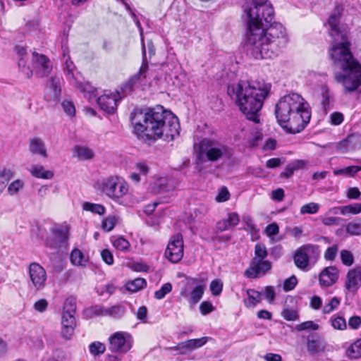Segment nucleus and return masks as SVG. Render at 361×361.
<instances>
[{"label":"nucleus","mask_w":361,"mask_h":361,"mask_svg":"<svg viewBox=\"0 0 361 361\" xmlns=\"http://www.w3.org/2000/svg\"><path fill=\"white\" fill-rule=\"evenodd\" d=\"M246 14V42L256 59H271L288 42L285 27L279 23L267 27L274 17V8L268 0H246L243 6Z\"/></svg>","instance_id":"nucleus-1"},{"label":"nucleus","mask_w":361,"mask_h":361,"mask_svg":"<svg viewBox=\"0 0 361 361\" xmlns=\"http://www.w3.org/2000/svg\"><path fill=\"white\" fill-rule=\"evenodd\" d=\"M134 132L140 139L173 140L179 135L178 118L162 106L153 109H135L130 115Z\"/></svg>","instance_id":"nucleus-2"},{"label":"nucleus","mask_w":361,"mask_h":361,"mask_svg":"<svg viewBox=\"0 0 361 361\" xmlns=\"http://www.w3.org/2000/svg\"><path fill=\"white\" fill-rule=\"evenodd\" d=\"M270 91V85L259 81L240 80L228 87V94L247 119L259 123V112Z\"/></svg>","instance_id":"nucleus-3"},{"label":"nucleus","mask_w":361,"mask_h":361,"mask_svg":"<svg viewBox=\"0 0 361 361\" xmlns=\"http://www.w3.org/2000/svg\"><path fill=\"white\" fill-rule=\"evenodd\" d=\"M275 114L279 124L292 134L303 130L311 118L309 104L296 93L281 97L276 104Z\"/></svg>","instance_id":"nucleus-4"},{"label":"nucleus","mask_w":361,"mask_h":361,"mask_svg":"<svg viewBox=\"0 0 361 361\" xmlns=\"http://www.w3.org/2000/svg\"><path fill=\"white\" fill-rule=\"evenodd\" d=\"M340 17V12L336 11L330 16L327 24L329 27V35L334 38L329 49V54L334 65L341 68L356 59L350 50V43L348 39L347 32L341 30L339 26Z\"/></svg>","instance_id":"nucleus-5"},{"label":"nucleus","mask_w":361,"mask_h":361,"mask_svg":"<svg viewBox=\"0 0 361 361\" xmlns=\"http://www.w3.org/2000/svg\"><path fill=\"white\" fill-rule=\"evenodd\" d=\"M340 69L341 71L334 74L335 81L341 84L346 92L357 90L361 85V64L355 60Z\"/></svg>","instance_id":"nucleus-6"},{"label":"nucleus","mask_w":361,"mask_h":361,"mask_svg":"<svg viewBox=\"0 0 361 361\" xmlns=\"http://www.w3.org/2000/svg\"><path fill=\"white\" fill-rule=\"evenodd\" d=\"M102 192L111 200L118 202L128 192V184L121 177L109 176L99 184Z\"/></svg>","instance_id":"nucleus-7"},{"label":"nucleus","mask_w":361,"mask_h":361,"mask_svg":"<svg viewBox=\"0 0 361 361\" xmlns=\"http://www.w3.org/2000/svg\"><path fill=\"white\" fill-rule=\"evenodd\" d=\"M201 152L205 155L207 160L217 161L224 157H230L233 152L228 146L216 140L204 139L200 142Z\"/></svg>","instance_id":"nucleus-8"},{"label":"nucleus","mask_w":361,"mask_h":361,"mask_svg":"<svg viewBox=\"0 0 361 361\" xmlns=\"http://www.w3.org/2000/svg\"><path fill=\"white\" fill-rule=\"evenodd\" d=\"M319 255L318 245L306 244L298 248L293 255L295 265L302 271L310 269V261L316 259Z\"/></svg>","instance_id":"nucleus-9"},{"label":"nucleus","mask_w":361,"mask_h":361,"mask_svg":"<svg viewBox=\"0 0 361 361\" xmlns=\"http://www.w3.org/2000/svg\"><path fill=\"white\" fill-rule=\"evenodd\" d=\"M109 349L113 353L125 354L133 347V339L126 331H117L109 338Z\"/></svg>","instance_id":"nucleus-10"},{"label":"nucleus","mask_w":361,"mask_h":361,"mask_svg":"<svg viewBox=\"0 0 361 361\" xmlns=\"http://www.w3.org/2000/svg\"><path fill=\"white\" fill-rule=\"evenodd\" d=\"M165 256L173 263H177L183 258V240L181 234L177 233L171 237L167 245Z\"/></svg>","instance_id":"nucleus-11"},{"label":"nucleus","mask_w":361,"mask_h":361,"mask_svg":"<svg viewBox=\"0 0 361 361\" xmlns=\"http://www.w3.org/2000/svg\"><path fill=\"white\" fill-rule=\"evenodd\" d=\"M29 277L32 287L36 290L44 289L47 279L45 269L37 263H31L29 266Z\"/></svg>","instance_id":"nucleus-12"},{"label":"nucleus","mask_w":361,"mask_h":361,"mask_svg":"<svg viewBox=\"0 0 361 361\" xmlns=\"http://www.w3.org/2000/svg\"><path fill=\"white\" fill-rule=\"evenodd\" d=\"M271 268V264L269 261L252 258L249 267L245 271V276L250 279H257L265 275Z\"/></svg>","instance_id":"nucleus-13"},{"label":"nucleus","mask_w":361,"mask_h":361,"mask_svg":"<svg viewBox=\"0 0 361 361\" xmlns=\"http://www.w3.org/2000/svg\"><path fill=\"white\" fill-rule=\"evenodd\" d=\"M361 286V267H355L348 270L344 287L348 293H355Z\"/></svg>","instance_id":"nucleus-14"},{"label":"nucleus","mask_w":361,"mask_h":361,"mask_svg":"<svg viewBox=\"0 0 361 361\" xmlns=\"http://www.w3.org/2000/svg\"><path fill=\"white\" fill-rule=\"evenodd\" d=\"M32 63L37 74L41 77H47L52 70L51 61L44 54L32 53Z\"/></svg>","instance_id":"nucleus-15"},{"label":"nucleus","mask_w":361,"mask_h":361,"mask_svg":"<svg viewBox=\"0 0 361 361\" xmlns=\"http://www.w3.org/2000/svg\"><path fill=\"white\" fill-rule=\"evenodd\" d=\"M61 78L52 76L47 83L44 99L47 102H57L61 96Z\"/></svg>","instance_id":"nucleus-16"},{"label":"nucleus","mask_w":361,"mask_h":361,"mask_svg":"<svg viewBox=\"0 0 361 361\" xmlns=\"http://www.w3.org/2000/svg\"><path fill=\"white\" fill-rule=\"evenodd\" d=\"M76 311L75 300L73 298L66 300L61 317V325L76 326L75 313Z\"/></svg>","instance_id":"nucleus-17"},{"label":"nucleus","mask_w":361,"mask_h":361,"mask_svg":"<svg viewBox=\"0 0 361 361\" xmlns=\"http://www.w3.org/2000/svg\"><path fill=\"white\" fill-rule=\"evenodd\" d=\"M327 344L324 339L317 334H310L307 338V350L311 355L325 352Z\"/></svg>","instance_id":"nucleus-18"},{"label":"nucleus","mask_w":361,"mask_h":361,"mask_svg":"<svg viewBox=\"0 0 361 361\" xmlns=\"http://www.w3.org/2000/svg\"><path fill=\"white\" fill-rule=\"evenodd\" d=\"M118 94H104L97 99V104L104 111L111 114L117 109Z\"/></svg>","instance_id":"nucleus-19"},{"label":"nucleus","mask_w":361,"mask_h":361,"mask_svg":"<svg viewBox=\"0 0 361 361\" xmlns=\"http://www.w3.org/2000/svg\"><path fill=\"white\" fill-rule=\"evenodd\" d=\"M338 279V270L335 267H328L324 269L319 274V281L322 286H331Z\"/></svg>","instance_id":"nucleus-20"},{"label":"nucleus","mask_w":361,"mask_h":361,"mask_svg":"<svg viewBox=\"0 0 361 361\" xmlns=\"http://www.w3.org/2000/svg\"><path fill=\"white\" fill-rule=\"evenodd\" d=\"M148 70V61L146 57V51L145 47L142 44V63L140 68L139 71L133 75L127 82L126 83V89H128L129 91L131 90L132 87L140 81L142 78H146V73Z\"/></svg>","instance_id":"nucleus-21"},{"label":"nucleus","mask_w":361,"mask_h":361,"mask_svg":"<svg viewBox=\"0 0 361 361\" xmlns=\"http://www.w3.org/2000/svg\"><path fill=\"white\" fill-rule=\"evenodd\" d=\"M30 151L34 154H39L44 158L47 157V148L44 142L40 138L35 137L30 141Z\"/></svg>","instance_id":"nucleus-22"},{"label":"nucleus","mask_w":361,"mask_h":361,"mask_svg":"<svg viewBox=\"0 0 361 361\" xmlns=\"http://www.w3.org/2000/svg\"><path fill=\"white\" fill-rule=\"evenodd\" d=\"M29 171L32 176L37 178L51 179L54 177L53 171L46 170L42 165H32Z\"/></svg>","instance_id":"nucleus-23"},{"label":"nucleus","mask_w":361,"mask_h":361,"mask_svg":"<svg viewBox=\"0 0 361 361\" xmlns=\"http://www.w3.org/2000/svg\"><path fill=\"white\" fill-rule=\"evenodd\" d=\"M69 226L68 225H61L52 230L53 235L58 243H63L67 241L69 233Z\"/></svg>","instance_id":"nucleus-24"},{"label":"nucleus","mask_w":361,"mask_h":361,"mask_svg":"<svg viewBox=\"0 0 361 361\" xmlns=\"http://www.w3.org/2000/svg\"><path fill=\"white\" fill-rule=\"evenodd\" d=\"M247 298L244 300V303L247 307H253L257 303L260 302L262 293L254 289L247 290Z\"/></svg>","instance_id":"nucleus-25"},{"label":"nucleus","mask_w":361,"mask_h":361,"mask_svg":"<svg viewBox=\"0 0 361 361\" xmlns=\"http://www.w3.org/2000/svg\"><path fill=\"white\" fill-rule=\"evenodd\" d=\"M73 152L75 155L80 160L91 159L94 155L93 151L90 148L85 146H75L73 148Z\"/></svg>","instance_id":"nucleus-26"},{"label":"nucleus","mask_w":361,"mask_h":361,"mask_svg":"<svg viewBox=\"0 0 361 361\" xmlns=\"http://www.w3.org/2000/svg\"><path fill=\"white\" fill-rule=\"evenodd\" d=\"M15 49L17 54L20 57L18 62L19 68L23 72L25 73L27 78H30L32 75V71L30 69L29 67H26L25 63L23 61V56L26 54L25 49L22 47H16Z\"/></svg>","instance_id":"nucleus-27"},{"label":"nucleus","mask_w":361,"mask_h":361,"mask_svg":"<svg viewBox=\"0 0 361 361\" xmlns=\"http://www.w3.org/2000/svg\"><path fill=\"white\" fill-rule=\"evenodd\" d=\"M71 262L75 266H85L87 262L84 254L79 249H74L71 253Z\"/></svg>","instance_id":"nucleus-28"},{"label":"nucleus","mask_w":361,"mask_h":361,"mask_svg":"<svg viewBox=\"0 0 361 361\" xmlns=\"http://www.w3.org/2000/svg\"><path fill=\"white\" fill-rule=\"evenodd\" d=\"M347 355L353 359L361 357V338L352 343L346 350Z\"/></svg>","instance_id":"nucleus-29"},{"label":"nucleus","mask_w":361,"mask_h":361,"mask_svg":"<svg viewBox=\"0 0 361 361\" xmlns=\"http://www.w3.org/2000/svg\"><path fill=\"white\" fill-rule=\"evenodd\" d=\"M334 209L339 210L343 215L358 214L361 213V203H354L346 206L336 207Z\"/></svg>","instance_id":"nucleus-30"},{"label":"nucleus","mask_w":361,"mask_h":361,"mask_svg":"<svg viewBox=\"0 0 361 361\" xmlns=\"http://www.w3.org/2000/svg\"><path fill=\"white\" fill-rule=\"evenodd\" d=\"M82 209L85 211L90 212L99 215H103L105 213V207L100 204H95L89 202H85L82 204Z\"/></svg>","instance_id":"nucleus-31"},{"label":"nucleus","mask_w":361,"mask_h":361,"mask_svg":"<svg viewBox=\"0 0 361 361\" xmlns=\"http://www.w3.org/2000/svg\"><path fill=\"white\" fill-rule=\"evenodd\" d=\"M204 289L205 285L196 286L190 294V302L192 305L197 303L202 298Z\"/></svg>","instance_id":"nucleus-32"},{"label":"nucleus","mask_w":361,"mask_h":361,"mask_svg":"<svg viewBox=\"0 0 361 361\" xmlns=\"http://www.w3.org/2000/svg\"><path fill=\"white\" fill-rule=\"evenodd\" d=\"M345 231L350 235H361V219L348 223L345 225Z\"/></svg>","instance_id":"nucleus-33"},{"label":"nucleus","mask_w":361,"mask_h":361,"mask_svg":"<svg viewBox=\"0 0 361 361\" xmlns=\"http://www.w3.org/2000/svg\"><path fill=\"white\" fill-rule=\"evenodd\" d=\"M146 285L147 283L144 279L138 278L127 283L126 287L128 291L134 293L143 288Z\"/></svg>","instance_id":"nucleus-34"},{"label":"nucleus","mask_w":361,"mask_h":361,"mask_svg":"<svg viewBox=\"0 0 361 361\" xmlns=\"http://www.w3.org/2000/svg\"><path fill=\"white\" fill-rule=\"evenodd\" d=\"M360 171H361V166H348V167H345L343 169H334V174L335 176L344 175V176H353Z\"/></svg>","instance_id":"nucleus-35"},{"label":"nucleus","mask_w":361,"mask_h":361,"mask_svg":"<svg viewBox=\"0 0 361 361\" xmlns=\"http://www.w3.org/2000/svg\"><path fill=\"white\" fill-rule=\"evenodd\" d=\"M25 183L23 180L17 179L11 183L7 189L8 194L11 196L16 195L24 188Z\"/></svg>","instance_id":"nucleus-36"},{"label":"nucleus","mask_w":361,"mask_h":361,"mask_svg":"<svg viewBox=\"0 0 361 361\" xmlns=\"http://www.w3.org/2000/svg\"><path fill=\"white\" fill-rule=\"evenodd\" d=\"M118 219V218L115 215L108 216L102 221V229L107 232L111 231L114 228Z\"/></svg>","instance_id":"nucleus-37"},{"label":"nucleus","mask_w":361,"mask_h":361,"mask_svg":"<svg viewBox=\"0 0 361 361\" xmlns=\"http://www.w3.org/2000/svg\"><path fill=\"white\" fill-rule=\"evenodd\" d=\"M126 310L123 305H116L111 307H108V310L106 312L108 313V316L114 318H120L124 314Z\"/></svg>","instance_id":"nucleus-38"},{"label":"nucleus","mask_w":361,"mask_h":361,"mask_svg":"<svg viewBox=\"0 0 361 361\" xmlns=\"http://www.w3.org/2000/svg\"><path fill=\"white\" fill-rule=\"evenodd\" d=\"M347 142L350 145L351 150L357 149L361 147V135L353 134L347 137Z\"/></svg>","instance_id":"nucleus-39"},{"label":"nucleus","mask_w":361,"mask_h":361,"mask_svg":"<svg viewBox=\"0 0 361 361\" xmlns=\"http://www.w3.org/2000/svg\"><path fill=\"white\" fill-rule=\"evenodd\" d=\"M319 209V205L315 202H310L308 204H304L300 208V214H314L318 212Z\"/></svg>","instance_id":"nucleus-40"},{"label":"nucleus","mask_w":361,"mask_h":361,"mask_svg":"<svg viewBox=\"0 0 361 361\" xmlns=\"http://www.w3.org/2000/svg\"><path fill=\"white\" fill-rule=\"evenodd\" d=\"M207 338L206 337L197 339H190L186 341V345H188L189 350L192 351L204 345L207 343Z\"/></svg>","instance_id":"nucleus-41"},{"label":"nucleus","mask_w":361,"mask_h":361,"mask_svg":"<svg viewBox=\"0 0 361 361\" xmlns=\"http://www.w3.org/2000/svg\"><path fill=\"white\" fill-rule=\"evenodd\" d=\"M342 263L348 267L351 266L354 262L353 255L347 250H343L340 252Z\"/></svg>","instance_id":"nucleus-42"},{"label":"nucleus","mask_w":361,"mask_h":361,"mask_svg":"<svg viewBox=\"0 0 361 361\" xmlns=\"http://www.w3.org/2000/svg\"><path fill=\"white\" fill-rule=\"evenodd\" d=\"M267 256V251L264 245L257 243L255 247V257L257 259L265 260Z\"/></svg>","instance_id":"nucleus-43"},{"label":"nucleus","mask_w":361,"mask_h":361,"mask_svg":"<svg viewBox=\"0 0 361 361\" xmlns=\"http://www.w3.org/2000/svg\"><path fill=\"white\" fill-rule=\"evenodd\" d=\"M172 290V285L170 283H164L159 290L154 293L155 298L158 300L163 299L165 295Z\"/></svg>","instance_id":"nucleus-44"},{"label":"nucleus","mask_w":361,"mask_h":361,"mask_svg":"<svg viewBox=\"0 0 361 361\" xmlns=\"http://www.w3.org/2000/svg\"><path fill=\"white\" fill-rule=\"evenodd\" d=\"M319 325L314 323L312 321H307L295 326V329L298 331H302L305 330H317Z\"/></svg>","instance_id":"nucleus-45"},{"label":"nucleus","mask_w":361,"mask_h":361,"mask_svg":"<svg viewBox=\"0 0 361 361\" xmlns=\"http://www.w3.org/2000/svg\"><path fill=\"white\" fill-rule=\"evenodd\" d=\"M90 352L94 355H98L104 353L106 347L100 342H93L90 345Z\"/></svg>","instance_id":"nucleus-46"},{"label":"nucleus","mask_w":361,"mask_h":361,"mask_svg":"<svg viewBox=\"0 0 361 361\" xmlns=\"http://www.w3.org/2000/svg\"><path fill=\"white\" fill-rule=\"evenodd\" d=\"M332 326L338 330H343L346 328V322L342 317H333L331 319Z\"/></svg>","instance_id":"nucleus-47"},{"label":"nucleus","mask_w":361,"mask_h":361,"mask_svg":"<svg viewBox=\"0 0 361 361\" xmlns=\"http://www.w3.org/2000/svg\"><path fill=\"white\" fill-rule=\"evenodd\" d=\"M113 245L117 250L121 251H127L130 247L129 242L122 237L116 238L114 241Z\"/></svg>","instance_id":"nucleus-48"},{"label":"nucleus","mask_w":361,"mask_h":361,"mask_svg":"<svg viewBox=\"0 0 361 361\" xmlns=\"http://www.w3.org/2000/svg\"><path fill=\"white\" fill-rule=\"evenodd\" d=\"M61 106H62V109H63L64 113L67 116H71V117H73L75 116V106L72 102L68 101V100H64L61 103Z\"/></svg>","instance_id":"nucleus-49"},{"label":"nucleus","mask_w":361,"mask_h":361,"mask_svg":"<svg viewBox=\"0 0 361 361\" xmlns=\"http://www.w3.org/2000/svg\"><path fill=\"white\" fill-rule=\"evenodd\" d=\"M338 250V246L336 244H334L332 246L329 247L324 252V259L329 261H334L336 257Z\"/></svg>","instance_id":"nucleus-50"},{"label":"nucleus","mask_w":361,"mask_h":361,"mask_svg":"<svg viewBox=\"0 0 361 361\" xmlns=\"http://www.w3.org/2000/svg\"><path fill=\"white\" fill-rule=\"evenodd\" d=\"M281 315L287 321H295L298 318L297 312L288 307H285L283 310Z\"/></svg>","instance_id":"nucleus-51"},{"label":"nucleus","mask_w":361,"mask_h":361,"mask_svg":"<svg viewBox=\"0 0 361 361\" xmlns=\"http://www.w3.org/2000/svg\"><path fill=\"white\" fill-rule=\"evenodd\" d=\"M339 304H340V300L336 297H334L329 301V303L326 304L324 306L323 312L324 314L330 313L334 310H335L338 306Z\"/></svg>","instance_id":"nucleus-52"},{"label":"nucleus","mask_w":361,"mask_h":361,"mask_svg":"<svg viewBox=\"0 0 361 361\" xmlns=\"http://www.w3.org/2000/svg\"><path fill=\"white\" fill-rule=\"evenodd\" d=\"M304 164H305L304 161H298V166H290V165L287 166L285 171L283 173H281V176L285 177L287 178H290L293 174L294 171L296 169H298L300 167H302Z\"/></svg>","instance_id":"nucleus-53"},{"label":"nucleus","mask_w":361,"mask_h":361,"mask_svg":"<svg viewBox=\"0 0 361 361\" xmlns=\"http://www.w3.org/2000/svg\"><path fill=\"white\" fill-rule=\"evenodd\" d=\"M13 176L14 173L11 169L4 168L0 172V180L7 185Z\"/></svg>","instance_id":"nucleus-54"},{"label":"nucleus","mask_w":361,"mask_h":361,"mask_svg":"<svg viewBox=\"0 0 361 361\" xmlns=\"http://www.w3.org/2000/svg\"><path fill=\"white\" fill-rule=\"evenodd\" d=\"M298 283V279L295 275H292L286 279L283 283V289L286 291L292 290Z\"/></svg>","instance_id":"nucleus-55"},{"label":"nucleus","mask_w":361,"mask_h":361,"mask_svg":"<svg viewBox=\"0 0 361 361\" xmlns=\"http://www.w3.org/2000/svg\"><path fill=\"white\" fill-rule=\"evenodd\" d=\"M262 295L263 294L265 297V298L269 302H272L276 296V293L274 288L271 286H266L264 289V290L261 293Z\"/></svg>","instance_id":"nucleus-56"},{"label":"nucleus","mask_w":361,"mask_h":361,"mask_svg":"<svg viewBox=\"0 0 361 361\" xmlns=\"http://www.w3.org/2000/svg\"><path fill=\"white\" fill-rule=\"evenodd\" d=\"M223 288V284L220 280H214L210 283V290L214 295H219Z\"/></svg>","instance_id":"nucleus-57"},{"label":"nucleus","mask_w":361,"mask_h":361,"mask_svg":"<svg viewBox=\"0 0 361 361\" xmlns=\"http://www.w3.org/2000/svg\"><path fill=\"white\" fill-rule=\"evenodd\" d=\"M321 94L322 97V103L324 107L329 104V100L331 98L330 91L327 86L324 85L321 88Z\"/></svg>","instance_id":"nucleus-58"},{"label":"nucleus","mask_w":361,"mask_h":361,"mask_svg":"<svg viewBox=\"0 0 361 361\" xmlns=\"http://www.w3.org/2000/svg\"><path fill=\"white\" fill-rule=\"evenodd\" d=\"M343 221V219L338 217L329 216L322 219V222L325 226H338Z\"/></svg>","instance_id":"nucleus-59"},{"label":"nucleus","mask_w":361,"mask_h":361,"mask_svg":"<svg viewBox=\"0 0 361 361\" xmlns=\"http://www.w3.org/2000/svg\"><path fill=\"white\" fill-rule=\"evenodd\" d=\"M75 326H69V325H62V329H61V336L63 338L69 340L71 338Z\"/></svg>","instance_id":"nucleus-60"},{"label":"nucleus","mask_w":361,"mask_h":361,"mask_svg":"<svg viewBox=\"0 0 361 361\" xmlns=\"http://www.w3.org/2000/svg\"><path fill=\"white\" fill-rule=\"evenodd\" d=\"M230 197V194L226 188H222L218 195L216 197V200L219 202L227 201Z\"/></svg>","instance_id":"nucleus-61"},{"label":"nucleus","mask_w":361,"mask_h":361,"mask_svg":"<svg viewBox=\"0 0 361 361\" xmlns=\"http://www.w3.org/2000/svg\"><path fill=\"white\" fill-rule=\"evenodd\" d=\"M103 261L109 265L114 264V257L112 253L107 249L103 250L101 252Z\"/></svg>","instance_id":"nucleus-62"},{"label":"nucleus","mask_w":361,"mask_h":361,"mask_svg":"<svg viewBox=\"0 0 361 361\" xmlns=\"http://www.w3.org/2000/svg\"><path fill=\"white\" fill-rule=\"evenodd\" d=\"M136 171L140 176H146L149 171V166L142 162L137 163L135 166Z\"/></svg>","instance_id":"nucleus-63"},{"label":"nucleus","mask_w":361,"mask_h":361,"mask_svg":"<svg viewBox=\"0 0 361 361\" xmlns=\"http://www.w3.org/2000/svg\"><path fill=\"white\" fill-rule=\"evenodd\" d=\"M48 307V302L45 299H40L35 302L34 308L36 311L44 312Z\"/></svg>","instance_id":"nucleus-64"}]
</instances>
